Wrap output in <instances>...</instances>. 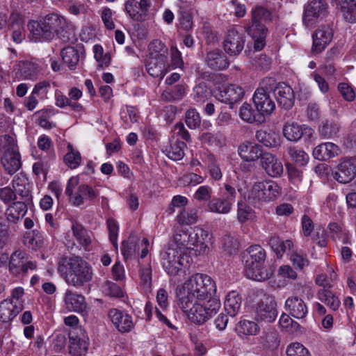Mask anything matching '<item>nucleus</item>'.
I'll list each match as a JSON object with an SVG mask.
<instances>
[{
  "label": "nucleus",
  "instance_id": "f257e3e1",
  "mask_svg": "<svg viewBox=\"0 0 356 356\" xmlns=\"http://www.w3.org/2000/svg\"><path fill=\"white\" fill-rule=\"evenodd\" d=\"M216 293L215 282L205 274L196 273L184 284L177 288L178 305L181 308L188 309L195 303L207 300L209 296Z\"/></svg>",
  "mask_w": 356,
  "mask_h": 356
},
{
  "label": "nucleus",
  "instance_id": "f03ea898",
  "mask_svg": "<svg viewBox=\"0 0 356 356\" xmlns=\"http://www.w3.org/2000/svg\"><path fill=\"white\" fill-rule=\"evenodd\" d=\"M58 271L68 285L76 288L83 286L93 276L92 266L79 256L62 258Z\"/></svg>",
  "mask_w": 356,
  "mask_h": 356
},
{
  "label": "nucleus",
  "instance_id": "7ed1b4c3",
  "mask_svg": "<svg viewBox=\"0 0 356 356\" xmlns=\"http://www.w3.org/2000/svg\"><path fill=\"white\" fill-rule=\"evenodd\" d=\"M245 273L249 279L262 282L271 277L273 270L266 264V253L259 245L250 246L243 252Z\"/></svg>",
  "mask_w": 356,
  "mask_h": 356
},
{
  "label": "nucleus",
  "instance_id": "20e7f679",
  "mask_svg": "<svg viewBox=\"0 0 356 356\" xmlns=\"http://www.w3.org/2000/svg\"><path fill=\"white\" fill-rule=\"evenodd\" d=\"M271 12L262 6H255L251 10V22L245 26V31L253 40L255 51H261L266 46L268 29L263 23L272 22Z\"/></svg>",
  "mask_w": 356,
  "mask_h": 356
},
{
  "label": "nucleus",
  "instance_id": "39448f33",
  "mask_svg": "<svg viewBox=\"0 0 356 356\" xmlns=\"http://www.w3.org/2000/svg\"><path fill=\"white\" fill-rule=\"evenodd\" d=\"M60 23L59 15L54 13L47 15L39 20L30 21L27 26L31 40L35 42L51 40L55 36L56 26L61 25Z\"/></svg>",
  "mask_w": 356,
  "mask_h": 356
},
{
  "label": "nucleus",
  "instance_id": "423d86ee",
  "mask_svg": "<svg viewBox=\"0 0 356 356\" xmlns=\"http://www.w3.org/2000/svg\"><path fill=\"white\" fill-rule=\"evenodd\" d=\"M282 194L281 187L271 179L254 184L248 196L253 203L271 202L277 200Z\"/></svg>",
  "mask_w": 356,
  "mask_h": 356
},
{
  "label": "nucleus",
  "instance_id": "0eeeda50",
  "mask_svg": "<svg viewBox=\"0 0 356 356\" xmlns=\"http://www.w3.org/2000/svg\"><path fill=\"white\" fill-rule=\"evenodd\" d=\"M276 306V302L272 297L265 296L255 305V320L273 322L277 316Z\"/></svg>",
  "mask_w": 356,
  "mask_h": 356
},
{
  "label": "nucleus",
  "instance_id": "6e6552de",
  "mask_svg": "<svg viewBox=\"0 0 356 356\" xmlns=\"http://www.w3.org/2000/svg\"><path fill=\"white\" fill-rule=\"evenodd\" d=\"M245 37L235 29L228 31L224 42L225 51L230 56H238L244 48Z\"/></svg>",
  "mask_w": 356,
  "mask_h": 356
},
{
  "label": "nucleus",
  "instance_id": "1a4fd4ad",
  "mask_svg": "<svg viewBox=\"0 0 356 356\" xmlns=\"http://www.w3.org/2000/svg\"><path fill=\"white\" fill-rule=\"evenodd\" d=\"M327 3L323 0H313L305 9L303 23L306 26H312L318 18L324 17L327 13Z\"/></svg>",
  "mask_w": 356,
  "mask_h": 356
},
{
  "label": "nucleus",
  "instance_id": "9d476101",
  "mask_svg": "<svg viewBox=\"0 0 356 356\" xmlns=\"http://www.w3.org/2000/svg\"><path fill=\"white\" fill-rule=\"evenodd\" d=\"M312 51L315 54H319L323 51L330 43L333 38V31L330 25H322L318 27L314 34Z\"/></svg>",
  "mask_w": 356,
  "mask_h": 356
},
{
  "label": "nucleus",
  "instance_id": "9b49d317",
  "mask_svg": "<svg viewBox=\"0 0 356 356\" xmlns=\"http://www.w3.org/2000/svg\"><path fill=\"white\" fill-rule=\"evenodd\" d=\"M282 132L284 136L288 140L297 142L304 135L311 137L313 134V129L306 125H300L295 122H287L283 127Z\"/></svg>",
  "mask_w": 356,
  "mask_h": 356
},
{
  "label": "nucleus",
  "instance_id": "f8f14e48",
  "mask_svg": "<svg viewBox=\"0 0 356 356\" xmlns=\"http://www.w3.org/2000/svg\"><path fill=\"white\" fill-rule=\"evenodd\" d=\"M244 94L245 91L241 86L231 84L217 95V99L229 104V108L232 109L234 104L241 100Z\"/></svg>",
  "mask_w": 356,
  "mask_h": 356
},
{
  "label": "nucleus",
  "instance_id": "ddd939ff",
  "mask_svg": "<svg viewBox=\"0 0 356 356\" xmlns=\"http://www.w3.org/2000/svg\"><path fill=\"white\" fill-rule=\"evenodd\" d=\"M252 99L257 112L261 115H270L275 109V103L270 94L264 92L261 89L256 90Z\"/></svg>",
  "mask_w": 356,
  "mask_h": 356
},
{
  "label": "nucleus",
  "instance_id": "4468645a",
  "mask_svg": "<svg viewBox=\"0 0 356 356\" xmlns=\"http://www.w3.org/2000/svg\"><path fill=\"white\" fill-rule=\"evenodd\" d=\"M277 104L285 110L291 108L295 102V95L292 88L284 82L278 83V88L274 95Z\"/></svg>",
  "mask_w": 356,
  "mask_h": 356
},
{
  "label": "nucleus",
  "instance_id": "2eb2a0df",
  "mask_svg": "<svg viewBox=\"0 0 356 356\" xmlns=\"http://www.w3.org/2000/svg\"><path fill=\"white\" fill-rule=\"evenodd\" d=\"M260 164L270 177H277L283 172L282 162L270 153L264 152L261 158Z\"/></svg>",
  "mask_w": 356,
  "mask_h": 356
},
{
  "label": "nucleus",
  "instance_id": "dca6fc26",
  "mask_svg": "<svg viewBox=\"0 0 356 356\" xmlns=\"http://www.w3.org/2000/svg\"><path fill=\"white\" fill-rule=\"evenodd\" d=\"M79 331L80 332L79 334L75 331L69 333L70 341V352L75 356L84 355L88 350V339L85 336L84 332L81 330H79Z\"/></svg>",
  "mask_w": 356,
  "mask_h": 356
},
{
  "label": "nucleus",
  "instance_id": "f3484780",
  "mask_svg": "<svg viewBox=\"0 0 356 356\" xmlns=\"http://www.w3.org/2000/svg\"><path fill=\"white\" fill-rule=\"evenodd\" d=\"M108 317L120 332H129L134 327L131 317L117 309H110L108 312Z\"/></svg>",
  "mask_w": 356,
  "mask_h": 356
},
{
  "label": "nucleus",
  "instance_id": "a211bd4d",
  "mask_svg": "<svg viewBox=\"0 0 356 356\" xmlns=\"http://www.w3.org/2000/svg\"><path fill=\"white\" fill-rule=\"evenodd\" d=\"M356 177V167L346 159H344L337 166L334 178L341 184H347Z\"/></svg>",
  "mask_w": 356,
  "mask_h": 356
},
{
  "label": "nucleus",
  "instance_id": "6ab92c4d",
  "mask_svg": "<svg viewBox=\"0 0 356 356\" xmlns=\"http://www.w3.org/2000/svg\"><path fill=\"white\" fill-rule=\"evenodd\" d=\"M205 63L210 68L219 70L227 69L229 65L227 56L218 49L207 53Z\"/></svg>",
  "mask_w": 356,
  "mask_h": 356
},
{
  "label": "nucleus",
  "instance_id": "aec40b11",
  "mask_svg": "<svg viewBox=\"0 0 356 356\" xmlns=\"http://www.w3.org/2000/svg\"><path fill=\"white\" fill-rule=\"evenodd\" d=\"M99 195V190L87 184H81L77 188L76 195L73 197L72 204L79 207L84 203V199L95 202Z\"/></svg>",
  "mask_w": 356,
  "mask_h": 356
},
{
  "label": "nucleus",
  "instance_id": "412c9836",
  "mask_svg": "<svg viewBox=\"0 0 356 356\" xmlns=\"http://www.w3.org/2000/svg\"><path fill=\"white\" fill-rule=\"evenodd\" d=\"M286 311L291 316L301 319L307 314V307L305 302L298 296L289 297L285 302Z\"/></svg>",
  "mask_w": 356,
  "mask_h": 356
},
{
  "label": "nucleus",
  "instance_id": "4be33fe9",
  "mask_svg": "<svg viewBox=\"0 0 356 356\" xmlns=\"http://www.w3.org/2000/svg\"><path fill=\"white\" fill-rule=\"evenodd\" d=\"M64 301L69 311L83 313L86 310L87 303L86 302L85 297L71 290L66 291Z\"/></svg>",
  "mask_w": 356,
  "mask_h": 356
},
{
  "label": "nucleus",
  "instance_id": "5701e85b",
  "mask_svg": "<svg viewBox=\"0 0 356 356\" xmlns=\"http://www.w3.org/2000/svg\"><path fill=\"white\" fill-rule=\"evenodd\" d=\"M22 309V305H17V301L14 302L10 299L3 300L0 303V321H11Z\"/></svg>",
  "mask_w": 356,
  "mask_h": 356
},
{
  "label": "nucleus",
  "instance_id": "b1692460",
  "mask_svg": "<svg viewBox=\"0 0 356 356\" xmlns=\"http://www.w3.org/2000/svg\"><path fill=\"white\" fill-rule=\"evenodd\" d=\"M340 148L333 143H323L313 150V156L319 161H327L339 154Z\"/></svg>",
  "mask_w": 356,
  "mask_h": 356
},
{
  "label": "nucleus",
  "instance_id": "393cba45",
  "mask_svg": "<svg viewBox=\"0 0 356 356\" xmlns=\"http://www.w3.org/2000/svg\"><path fill=\"white\" fill-rule=\"evenodd\" d=\"M238 151L240 156L245 161L261 159L264 154L260 145L252 143H243L239 146Z\"/></svg>",
  "mask_w": 356,
  "mask_h": 356
},
{
  "label": "nucleus",
  "instance_id": "a878e982",
  "mask_svg": "<svg viewBox=\"0 0 356 356\" xmlns=\"http://www.w3.org/2000/svg\"><path fill=\"white\" fill-rule=\"evenodd\" d=\"M21 157L19 151L2 154L1 162L4 170L9 174H15L21 168Z\"/></svg>",
  "mask_w": 356,
  "mask_h": 356
},
{
  "label": "nucleus",
  "instance_id": "bb28decb",
  "mask_svg": "<svg viewBox=\"0 0 356 356\" xmlns=\"http://www.w3.org/2000/svg\"><path fill=\"white\" fill-rule=\"evenodd\" d=\"M184 312L188 314V318L197 324H203L209 319L205 309L200 302L189 307L188 309L181 308Z\"/></svg>",
  "mask_w": 356,
  "mask_h": 356
},
{
  "label": "nucleus",
  "instance_id": "cd10ccee",
  "mask_svg": "<svg viewBox=\"0 0 356 356\" xmlns=\"http://www.w3.org/2000/svg\"><path fill=\"white\" fill-rule=\"evenodd\" d=\"M207 209L212 213L225 215L229 213L232 204L222 197H213L207 203Z\"/></svg>",
  "mask_w": 356,
  "mask_h": 356
},
{
  "label": "nucleus",
  "instance_id": "c85d7f7f",
  "mask_svg": "<svg viewBox=\"0 0 356 356\" xmlns=\"http://www.w3.org/2000/svg\"><path fill=\"white\" fill-rule=\"evenodd\" d=\"M167 60L149 58L146 64V70L152 77L162 79L167 72Z\"/></svg>",
  "mask_w": 356,
  "mask_h": 356
},
{
  "label": "nucleus",
  "instance_id": "c756f323",
  "mask_svg": "<svg viewBox=\"0 0 356 356\" xmlns=\"http://www.w3.org/2000/svg\"><path fill=\"white\" fill-rule=\"evenodd\" d=\"M27 211V205L24 201L13 202L6 210V218L11 222H17L22 219Z\"/></svg>",
  "mask_w": 356,
  "mask_h": 356
},
{
  "label": "nucleus",
  "instance_id": "7c9ffc66",
  "mask_svg": "<svg viewBox=\"0 0 356 356\" xmlns=\"http://www.w3.org/2000/svg\"><path fill=\"white\" fill-rule=\"evenodd\" d=\"M72 235L77 242L85 250H87L91 243V238L89 232L79 222H72L71 227Z\"/></svg>",
  "mask_w": 356,
  "mask_h": 356
},
{
  "label": "nucleus",
  "instance_id": "2f4dec72",
  "mask_svg": "<svg viewBox=\"0 0 356 356\" xmlns=\"http://www.w3.org/2000/svg\"><path fill=\"white\" fill-rule=\"evenodd\" d=\"M63 61L70 70H74L78 65L80 56L78 51L73 47L67 46L60 51Z\"/></svg>",
  "mask_w": 356,
  "mask_h": 356
},
{
  "label": "nucleus",
  "instance_id": "473e14b6",
  "mask_svg": "<svg viewBox=\"0 0 356 356\" xmlns=\"http://www.w3.org/2000/svg\"><path fill=\"white\" fill-rule=\"evenodd\" d=\"M161 264L163 268H168L170 261H173L179 259H188L189 257L184 254L180 248L170 246L165 251L161 253Z\"/></svg>",
  "mask_w": 356,
  "mask_h": 356
},
{
  "label": "nucleus",
  "instance_id": "72a5a7b5",
  "mask_svg": "<svg viewBox=\"0 0 356 356\" xmlns=\"http://www.w3.org/2000/svg\"><path fill=\"white\" fill-rule=\"evenodd\" d=\"M338 6L347 22H356V0H338Z\"/></svg>",
  "mask_w": 356,
  "mask_h": 356
},
{
  "label": "nucleus",
  "instance_id": "f704fd0d",
  "mask_svg": "<svg viewBox=\"0 0 356 356\" xmlns=\"http://www.w3.org/2000/svg\"><path fill=\"white\" fill-rule=\"evenodd\" d=\"M241 305V298L235 291L229 292L225 301V309L230 316H235Z\"/></svg>",
  "mask_w": 356,
  "mask_h": 356
},
{
  "label": "nucleus",
  "instance_id": "c9c22d12",
  "mask_svg": "<svg viewBox=\"0 0 356 356\" xmlns=\"http://www.w3.org/2000/svg\"><path fill=\"white\" fill-rule=\"evenodd\" d=\"M208 239L209 238L207 231L201 227H195L191 232V247H200V249H204L207 247V243Z\"/></svg>",
  "mask_w": 356,
  "mask_h": 356
},
{
  "label": "nucleus",
  "instance_id": "e433bc0d",
  "mask_svg": "<svg viewBox=\"0 0 356 356\" xmlns=\"http://www.w3.org/2000/svg\"><path fill=\"white\" fill-rule=\"evenodd\" d=\"M239 115L241 118L247 122H261L263 121L264 117L257 112L252 109L250 104L244 103L240 109Z\"/></svg>",
  "mask_w": 356,
  "mask_h": 356
},
{
  "label": "nucleus",
  "instance_id": "4c0bfd02",
  "mask_svg": "<svg viewBox=\"0 0 356 356\" xmlns=\"http://www.w3.org/2000/svg\"><path fill=\"white\" fill-rule=\"evenodd\" d=\"M149 58H156L160 60H167L168 48L159 40L152 41L149 46Z\"/></svg>",
  "mask_w": 356,
  "mask_h": 356
},
{
  "label": "nucleus",
  "instance_id": "58836bf2",
  "mask_svg": "<svg viewBox=\"0 0 356 356\" xmlns=\"http://www.w3.org/2000/svg\"><path fill=\"white\" fill-rule=\"evenodd\" d=\"M29 259L28 254L21 250L15 251L10 257L9 261L10 271L16 275L20 274V268L22 263Z\"/></svg>",
  "mask_w": 356,
  "mask_h": 356
},
{
  "label": "nucleus",
  "instance_id": "ea45409f",
  "mask_svg": "<svg viewBox=\"0 0 356 356\" xmlns=\"http://www.w3.org/2000/svg\"><path fill=\"white\" fill-rule=\"evenodd\" d=\"M319 300L324 302L333 311H337L340 306V301L337 296L329 289H321L317 293Z\"/></svg>",
  "mask_w": 356,
  "mask_h": 356
},
{
  "label": "nucleus",
  "instance_id": "a19ab883",
  "mask_svg": "<svg viewBox=\"0 0 356 356\" xmlns=\"http://www.w3.org/2000/svg\"><path fill=\"white\" fill-rule=\"evenodd\" d=\"M340 129L339 125L333 120L323 122L318 127L320 136L324 138H332L337 136Z\"/></svg>",
  "mask_w": 356,
  "mask_h": 356
},
{
  "label": "nucleus",
  "instance_id": "79ce46f5",
  "mask_svg": "<svg viewBox=\"0 0 356 356\" xmlns=\"http://www.w3.org/2000/svg\"><path fill=\"white\" fill-rule=\"evenodd\" d=\"M186 145L184 142L176 140L170 144L168 149H166L167 156L174 161H179L184 156V148Z\"/></svg>",
  "mask_w": 356,
  "mask_h": 356
},
{
  "label": "nucleus",
  "instance_id": "37998d69",
  "mask_svg": "<svg viewBox=\"0 0 356 356\" xmlns=\"http://www.w3.org/2000/svg\"><path fill=\"white\" fill-rule=\"evenodd\" d=\"M19 67L21 76L26 79L36 78L39 72L38 64L31 61H23L19 64Z\"/></svg>",
  "mask_w": 356,
  "mask_h": 356
},
{
  "label": "nucleus",
  "instance_id": "c03bdc74",
  "mask_svg": "<svg viewBox=\"0 0 356 356\" xmlns=\"http://www.w3.org/2000/svg\"><path fill=\"white\" fill-rule=\"evenodd\" d=\"M67 153L65 155L63 161L67 166L71 169L76 168L81 163V156L79 151L74 149L72 145H67Z\"/></svg>",
  "mask_w": 356,
  "mask_h": 356
},
{
  "label": "nucleus",
  "instance_id": "a18cd8bd",
  "mask_svg": "<svg viewBox=\"0 0 356 356\" xmlns=\"http://www.w3.org/2000/svg\"><path fill=\"white\" fill-rule=\"evenodd\" d=\"M185 87L181 84H177L174 87L163 92L161 97L167 102L181 99L185 95Z\"/></svg>",
  "mask_w": 356,
  "mask_h": 356
},
{
  "label": "nucleus",
  "instance_id": "49530a36",
  "mask_svg": "<svg viewBox=\"0 0 356 356\" xmlns=\"http://www.w3.org/2000/svg\"><path fill=\"white\" fill-rule=\"evenodd\" d=\"M59 19L62 24H58L56 26V34L65 42H69L74 39V33L72 29L70 27L67 22L65 18L59 15Z\"/></svg>",
  "mask_w": 356,
  "mask_h": 356
},
{
  "label": "nucleus",
  "instance_id": "de8ad7c7",
  "mask_svg": "<svg viewBox=\"0 0 356 356\" xmlns=\"http://www.w3.org/2000/svg\"><path fill=\"white\" fill-rule=\"evenodd\" d=\"M18 151L15 138L9 134L0 136V153L1 154Z\"/></svg>",
  "mask_w": 356,
  "mask_h": 356
},
{
  "label": "nucleus",
  "instance_id": "09e8293b",
  "mask_svg": "<svg viewBox=\"0 0 356 356\" xmlns=\"http://www.w3.org/2000/svg\"><path fill=\"white\" fill-rule=\"evenodd\" d=\"M137 241L138 239L134 236L130 235L127 240L122 241L121 252L126 260L134 254L136 250Z\"/></svg>",
  "mask_w": 356,
  "mask_h": 356
},
{
  "label": "nucleus",
  "instance_id": "8fccbe9b",
  "mask_svg": "<svg viewBox=\"0 0 356 356\" xmlns=\"http://www.w3.org/2000/svg\"><path fill=\"white\" fill-rule=\"evenodd\" d=\"M254 211L245 202L241 200L237 203V220L243 224L252 218Z\"/></svg>",
  "mask_w": 356,
  "mask_h": 356
},
{
  "label": "nucleus",
  "instance_id": "3c124183",
  "mask_svg": "<svg viewBox=\"0 0 356 356\" xmlns=\"http://www.w3.org/2000/svg\"><path fill=\"white\" fill-rule=\"evenodd\" d=\"M222 248L225 252L232 255L236 254L239 248L237 238L229 234L225 235L222 241Z\"/></svg>",
  "mask_w": 356,
  "mask_h": 356
},
{
  "label": "nucleus",
  "instance_id": "603ef678",
  "mask_svg": "<svg viewBox=\"0 0 356 356\" xmlns=\"http://www.w3.org/2000/svg\"><path fill=\"white\" fill-rule=\"evenodd\" d=\"M237 330L239 334L244 335H255L259 327L255 322L244 320L239 323Z\"/></svg>",
  "mask_w": 356,
  "mask_h": 356
},
{
  "label": "nucleus",
  "instance_id": "864d4df0",
  "mask_svg": "<svg viewBox=\"0 0 356 356\" xmlns=\"http://www.w3.org/2000/svg\"><path fill=\"white\" fill-rule=\"evenodd\" d=\"M207 299L208 300L202 304V305L210 318L217 314L220 308L221 304L220 300L216 296V294L214 296H209Z\"/></svg>",
  "mask_w": 356,
  "mask_h": 356
},
{
  "label": "nucleus",
  "instance_id": "5fc2aeb1",
  "mask_svg": "<svg viewBox=\"0 0 356 356\" xmlns=\"http://www.w3.org/2000/svg\"><path fill=\"white\" fill-rule=\"evenodd\" d=\"M289 154L292 161L299 166H304L308 162L309 156L303 150L297 149L295 147H291L289 149Z\"/></svg>",
  "mask_w": 356,
  "mask_h": 356
},
{
  "label": "nucleus",
  "instance_id": "6e6d98bb",
  "mask_svg": "<svg viewBox=\"0 0 356 356\" xmlns=\"http://www.w3.org/2000/svg\"><path fill=\"white\" fill-rule=\"evenodd\" d=\"M194 99L197 102H203L210 96L211 92L206 83L200 82L197 84L194 89Z\"/></svg>",
  "mask_w": 356,
  "mask_h": 356
},
{
  "label": "nucleus",
  "instance_id": "4d7b16f0",
  "mask_svg": "<svg viewBox=\"0 0 356 356\" xmlns=\"http://www.w3.org/2000/svg\"><path fill=\"white\" fill-rule=\"evenodd\" d=\"M125 10L129 14V17L136 22H144V17L138 10H137L138 1L136 0H127L125 2Z\"/></svg>",
  "mask_w": 356,
  "mask_h": 356
},
{
  "label": "nucleus",
  "instance_id": "13d9d810",
  "mask_svg": "<svg viewBox=\"0 0 356 356\" xmlns=\"http://www.w3.org/2000/svg\"><path fill=\"white\" fill-rule=\"evenodd\" d=\"M185 118L186 124L188 128L195 129L200 126L201 118L195 109L188 110L186 113Z\"/></svg>",
  "mask_w": 356,
  "mask_h": 356
},
{
  "label": "nucleus",
  "instance_id": "bf43d9fd",
  "mask_svg": "<svg viewBox=\"0 0 356 356\" xmlns=\"http://www.w3.org/2000/svg\"><path fill=\"white\" fill-rule=\"evenodd\" d=\"M197 215L195 210H184L177 216V221L181 225H193L197 222Z\"/></svg>",
  "mask_w": 356,
  "mask_h": 356
},
{
  "label": "nucleus",
  "instance_id": "052dcab7",
  "mask_svg": "<svg viewBox=\"0 0 356 356\" xmlns=\"http://www.w3.org/2000/svg\"><path fill=\"white\" fill-rule=\"evenodd\" d=\"M13 186L14 188V193L15 195V200L19 198L18 201H24L25 204L28 202L30 200V192L25 187L24 185L20 184L16 181L13 180Z\"/></svg>",
  "mask_w": 356,
  "mask_h": 356
},
{
  "label": "nucleus",
  "instance_id": "680f3d73",
  "mask_svg": "<svg viewBox=\"0 0 356 356\" xmlns=\"http://www.w3.org/2000/svg\"><path fill=\"white\" fill-rule=\"evenodd\" d=\"M287 356H311L309 350L301 343L296 342L289 344L286 350Z\"/></svg>",
  "mask_w": 356,
  "mask_h": 356
},
{
  "label": "nucleus",
  "instance_id": "e2e57ef3",
  "mask_svg": "<svg viewBox=\"0 0 356 356\" xmlns=\"http://www.w3.org/2000/svg\"><path fill=\"white\" fill-rule=\"evenodd\" d=\"M329 230L331 238L334 241H342L345 242L347 239V234L341 226L333 222L329 225Z\"/></svg>",
  "mask_w": 356,
  "mask_h": 356
},
{
  "label": "nucleus",
  "instance_id": "0e129e2a",
  "mask_svg": "<svg viewBox=\"0 0 356 356\" xmlns=\"http://www.w3.org/2000/svg\"><path fill=\"white\" fill-rule=\"evenodd\" d=\"M188 263V259H179L173 261H170L168 268H164V270L170 276H175L178 275L182 267L186 266Z\"/></svg>",
  "mask_w": 356,
  "mask_h": 356
},
{
  "label": "nucleus",
  "instance_id": "69168bd1",
  "mask_svg": "<svg viewBox=\"0 0 356 356\" xmlns=\"http://www.w3.org/2000/svg\"><path fill=\"white\" fill-rule=\"evenodd\" d=\"M290 260L293 266L300 270H302L309 265V260L306 254L293 252L290 256Z\"/></svg>",
  "mask_w": 356,
  "mask_h": 356
},
{
  "label": "nucleus",
  "instance_id": "338daca9",
  "mask_svg": "<svg viewBox=\"0 0 356 356\" xmlns=\"http://www.w3.org/2000/svg\"><path fill=\"white\" fill-rule=\"evenodd\" d=\"M277 88L278 83L276 82L274 78L265 77L261 80L260 86L257 89L262 90L265 93L270 94V92H273L275 94Z\"/></svg>",
  "mask_w": 356,
  "mask_h": 356
},
{
  "label": "nucleus",
  "instance_id": "774afa93",
  "mask_svg": "<svg viewBox=\"0 0 356 356\" xmlns=\"http://www.w3.org/2000/svg\"><path fill=\"white\" fill-rule=\"evenodd\" d=\"M104 291L109 296L121 298L123 296L122 289L115 283L107 281L104 284Z\"/></svg>",
  "mask_w": 356,
  "mask_h": 356
}]
</instances>
